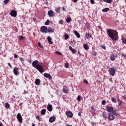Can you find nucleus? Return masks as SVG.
<instances>
[{"instance_id":"0eeeda50","label":"nucleus","mask_w":126,"mask_h":126,"mask_svg":"<svg viewBox=\"0 0 126 126\" xmlns=\"http://www.w3.org/2000/svg\"><path fill=\"white\" fill-rule=\"evenodd\" d=\"M10 15L11 16H12V17H16V16L17 15V12L15 10H12L10 12Z\"/></svg>"},{"instance_id":"a211bd4d","label":"nucleus","mask_w":126,"mask_h":126,"mask_svg":"<svg viewBox=\"0 0 126 126\" xmlns=\"http://www.w3.org/2000/svg\"><path fill=\"white\" fill-rule=\"evenodd\" d=\"M54 121H56V118H55V117L52 116L49 118L50 123H54Z\"/></svg>"},{"instance_id":"1a4fd4ad","label":"nucleus","mask_w":126,"mask_h":126,"mask_svg":"<svg viewBox=\"0 0 126 126\" xmlns=\"http://www.w3.org/2000/svg\"><path fill=\"white\" fill-rule=\"evenodd\" d=\"M55 30L51 27L47 28V33H54Z\"/></svg>"},{"instance_id":"58836bf2","label":"nucleus","mask_w":126,"mask_h":126,"mask_svg":"<svg viewBox=\"0 0 126 126\" xmlns=\"http://www.w3.org/2000/svg\"><path fill=\"white\" fill-rule=\"evenodd\" d=\"M90 3L91 4H94L95 1H94V0H90Z\"/></svg>"},{"instance_id":"5fc2aeb1","label":"nucleus","mask_w":126,"mask_h":126,"mask_svg":"<svg viewBox=\"0 0 126 126\" xmlns=\"http://www.w3.org/2000/svg\"><path fill=\"white\" fill-rule=\"evenodd\" d=\"M20 41H21V40H23V36L20 37Z\"/></svg>"},{"instance_id":"f8f14e48","label":"nucleus","mask_w":126,"mask_h":126,"mask_svg":"<svg viewBox=\"0 0 126 126\" xmlns=\"http://www.w3.org/2000/svg\"><path fill=\"white\" fill-rule=\"evenodd\" d=\"M13 72L15 75H18V74H19V72L18 71V68L16 67L14 68Z\"/></svg>"},{"instance_id":"f704fd0d","label":"nucleus","mask_w":126,"mask_h":126,"mask_svg":"<svg viewBox=\"0 0 126 126\" xmlns=\"http://www.w3.org/2000/svg\"><path fill=\"white\" fill-rule=\"evenodd\" d=\"M49 24H50V20H47L45 23V25H49Z\"/></svg>"},{"instance_id":"412c9836","label":"nucleus","mask_w":126,"mask_h":126,"mask_svg":"<svg viewBox=\"0 0 126 126\" xmlns=\"http://www.w3.org/2000/svg\"><path fill=\"white\" fill-rule=\"evenodd\" d=\"M69 49L70 51H72V52L73 53V54H75V53H76V50H75V49H74L73 48H72V47L71 46H69Z\"/></svg>"},{"instance_id":"864d4df0","label":"nucleus","mask_w":126,"mask_h":126,"mask_svg":"<svg viewBox=\"0 0 126 126\" xmlns=\"http://www.w3.org/2000/svg\"><path fill=\"white\" fill-rule=\"evenodd\" d=\"M62 9L63 11H65V10H66L65 8H64V7H62Z\"/></svg>"},{"instance_id":"c756f323","label":"nucleus","mask_w":126,"mask_h":126,"mask_svg":"<svg viewBox=\"0 0 126 126\" xmlns=\"http://www.w3.org/2000/svg\"><path fill=\"white\" fill-rule=\"evenodd\" d=\"M65 67H66V68H68L69 67V63L66 62L65 64Z\"/></svg>"},{"instance_id":"49530a36","label":"nucleus","mask_w":126,"mask_h":126,"mask_svg":"<svg viewBox=\"0 0 126 126\" xmlns=\"http://www.w3.org/2000/svg\"><path fill=\"white\" fill-rule=\"evenodd\" d=\"M9 2V0H5L4 3H8Z\"/></svg>"},{"instance_id":"6e6d98bb","label":"nucleus","mask_w":126,"mask_h":126,"mask_svg":"<svg viewBox=\"0 0 126 126\" xmlns=\"http://www.w3.org/2000/svg\"><path fill=\"white\" fill-rule=\"evenodd\" d=\"M17 57H18V56L17 55L15 54V55H14V58H15V59L17 58Z\"/></svg>"},{"instance_id":"2f4dec72","label":"nucleus","mask_w":126,"mask_h":126,"mask_svg":"<svg viewBox=\"0 0 126 126\" xmlns=\"http://www.w3.org/2000/svg\"><path fill=\"white\" fill-rule=\"evenodd\" d=\"M111 101H112V102H113V103H117V100L114 97L111 98Z\"/></svg>"},{"instance_id":"f03ea898","label":"nucleus","mask_w":126,"mask_h":126,"mask_svg":"<svg viewBox=\"0 0 126 126\" xmlns=\"http://www.w3.org/2000/svg\"><path fill=\"white\" fill-rule=\"evenodd\" d=\"M32 66L37 69L38 71L40 72V73H43V72H45V70L44 69V67L42 65L39 64V61L38 60H35L32 62Z\"/></svg>"},{"instance_id":"6ab92c4d","label":"nucleus","mask_w":126,"mask_h":126,"mask_svg":"<svg viewBox=\"0 0 126 126\" xmlns=\"http://www.w3.org/2000/svg\"><path fill=\"white\" fill-rule=\"evenodd\" d=\"M35 84L36 85H40L41 84V80L40 79H37L35 80Z\"/></svg>"},{"instance_id":"a19ab883","label":"nucleus","mask_w":126,"mask_h":126,"mask_svg":"<svg viewBox=\"0 0 126 126\" xmlns=\"http://www.w3.org/2000/svg\"><path fill=\"white\" fill-rule=\"evenodd\" d=\"M36 119L38 120L39 122H41V119H40V116H36Z\"/></svg>"},{"instance_id":"09e8293b","label":"nucleus","mask_w":126,"mask_h":126,"mask_svg":"<svg viewBox=\"0 0 126 126\" xmlns=\"http://www.w3.org/2000/svg\"><path fill=\"white\" fill-rule=\"evenodd\" d=\"M8 65L10 67V68H12V66L10 64V63H8Z\"/></svg>"},{"instance_id":"5701e85b","label":"nucleus","mask_w":126,"mask_h":126,"mask_svg":"<svg viewBox=\"0 0 126 126\" xmlns=\"http://www.w3.org/2000/svg\"><path fill=\"white\" fill-rule=\"evenodd\" d=\"M86 39H89V38H91V34L90 33H86L85 35Z\"/></svg>"},{"instance_id":"0e129e2a","label":"nucleus","mask_w":126,"mask_h":126,"mask_svg":"<svg viewBox=\"0 0 126 126\" xmlns=\"http://www.w3.org/2000/svg\"><path fill=\"white\" fill-rule=\"evenodd\" d=\"M34 19V20H35V19Z\"/></svg>"},{"instance_id":"423d86ee","label":"nucleus","mask_w":126,"mask_h":126,"mask_svg":"<svg viewBox=\"0 0 126 126\" xmlns=\"http://www.w3.org/2000/svg\"><path fill=\"white\" fill-rule=\"evenodd\" d=\"M17 118L18 122L19 123H20V124H22V116H21V114H20V113H18L17 115Z\"/></svg>"},{"instance_id":"de8ad7c7","label":"nucleus","mask_w":126,"mask_h":126,"mask_svg":"<svg viewBox=\"0 0 126 126\" xmlns=\"http://www.w3.org/2000/svg\"><path fill=\"white\" fill-rule=\"evenodd\" d=\"M78 0H72V1H73V2H74V3H76V2H77V1Z\"/></svg>"},{"instance_id":"603ef678","label":"nucleus","mask_w":126,"mask_h":126,"mask_svg":"<svg viewBox=\"0 0 126 126\" xmlns=\"http://www.w3.org/2000/svg\"><path fill=\"white\" fill-rule=\"evenodd\" d=\"M102 48L103 49V50H106V46L103 45L102 46Z\"/></svg>"},{"instance_id":"b1692460","label":"nucleus","mask_w":126,"mask_h":126,"mask_svg":"<svg viewBox=\"0 0 126 126\" xmlns=\"http://www.w3.org/2000/svg\"><path fill=\"white\" fill-rule=\"evenodd\" d=\"M110 59L111 61H115V59H116V57L115 56V55L114 54L112 55L110 57Z\"/></svg>"},{"instance_id":"2eb2a0df","label":"nucleus","mask_w":126,"mask_h":126,"mask_svg":"<svg viewBox=\"0 0 126 126\" xmlns=\"http://www.w3.org/2000/svg\"><path fill=\"white\" fill-rule=\"evenodd\" d=\"M102 116L103 118L105 119V120H107L108 118V113L106 112H104L102 113Z\"/></svg>"},{"instance_id":"7ed1b4c3","label":"nucleus","mask_w":126,"mask_h":126,"mask_svg":"<svg viewBox=\"0 0 126 126\" xmlns=\"http://www.w3.org/2000/svg\"><path fill=\"white\" fill-rule=\"evenodd\" d=\"M117 109H115L112 112H110L108 116V119L110 121H113L116 119V116H118L119 114L117 112Z\"/></svg>"},{"instance_id":"c03bdc74","label":"nucleus","mask_w":126,"mask_h":126,"mask_svg":"<svg viewBox=\"0 0 126 126\" xmlns=\"http://www.w3.org/2000/svg\"><path fill=\"white\" fill-rule=\"evenodd\" d=\"M91 109L92 111H94V112H95V108H94V107L93 106L91 107Z\"/></svg>"},{"instance_id":"e433bc0d","label":"nucleus","mask_w":126,"mask_h":126,"mask_svg":"<svg viewBox=\"0 0 126 126\" xmlns=\"http://www.w3.org/2000/svg\"><path fill=\"white\" fill-rule=\"evenodd\" d=\"M122 43L123 44H126V38H123L122 39Z\"/></svg>"},{"instance_id":"dca6fc26","label":"nucleus","mask_w":126,"mask_h":126,"mask_svg":"<svg viewBox=\"0 0 126 126\" xmlns=\"http://www.w3.org/2000/svg\"><path fill=\"white\" fill-rule=\"evenodd\" d=\"M47 41L50 45H52L53 42H52V38H51V36L47 37Z\"/></svg>"},{"instance_id":"4d7b16f0","label":"nucleus","mask_w":126,"mask_h":126,"mask_svg":"<svg viewBox=\"0 0 126 126\" xmlns=\"http://www.w3.org/2000/svg\"><path fill=\"white\" fill-rule=\"evenodd\" d=\"M66 126H72V125L66 124Z\"/></svg>"},{"instance_id":"473e14b6","label":"nucleus","mask_w":126,"mask_h":126,"mask_svg":"<svg viewBox=\"0 0 126 126\" xmlns=\"http://www.w3.org/2000/svg\"><path fill=\"white\" fill-rule=\"evenodd\" d=\"M38 46L40 47V48H41V49H44V46L41 45L40 42H38Z\"/></svg>"},{"instance_id":"37998d69","label":"nucleus","mask_w":126,"mask_h":126,"mask_svg":"<svg viewBox=\"0 0 126 126\" xmlns=\"http://www.w3.org/2000/svg\"><path fill=\"white\" fill-rule=\"evenodd\" d=\"M63 20H60L59 21V24H60L62 25L63 23Z\"/></svg>"},{"instance_id":"bf43d9fd","label":"nucleus","mask_w":126,"mask_h":126,"mask_svg":"<svg viewBox=\"0 0 126 126\" xmlns=\"http://www.w3.org/2000/svg\"><path fill=\"white\" fill-rule=\"evenodd\" d=\"M122 56L123 57H124V58L126 57V55H125V54H122Z\"/></svg>"},{"instance_id":"72a5a7b5","label":"nucleus","mask_w":126,"mask_h":126,"mask_svg":"<svg viewBox=\"0 0 126 126\" xmlns=\"http://www.w3.org/2000/svg\"><path fill=\"white\" fill-rule=\"evenodd\" d=\"M55 11L57 13L60 12V11H61V7H59L56 9Z\"/></svg>"},{"instance_id":"ddd939ff","label":"nucleus","mask_w":126,"mask_h":126,"mask_svg":"<svg viewBox=\"0 0 126 126\" xmlns=\"http://www.w3.org/2000/svg\"><path fill=\"white\" fill-rule=\"evenodd\" d=\"M106 109L108 112H113L114 111V107H110V106H107Z\"/></svg>"},{"instance_id":"c9c22d12","label":"nucleus","mask_w":126,"mask_h":126,"mask_svg":"<svg viewBox=\"0 0 126 126\" xmlns=\"http://www.w3.org/2000/svg\"><path fill=\"white\" fill-rule=\"evenodd\" d=\"M81 100V96H80V95L78 96L77 97L78 102H80Z\"/></svg>"},{"instance_id":"c85d7f7f","label":"nucleus","mask_w":126,"mask_h":126,"mask_svg":"<svg viewBox=\"0 0 126 126\" xmlns=\"http://www.w3.org/2000/svg\"><path fill=\"white\" fill-rule=\"evenodd\" d=\"M84 48L85 50H88L89 49V47L87 44H84Z\"/></svg>"},{"instance_id":"13d9d810","label":"nucleus","mask_w":126,"mask_h":126,"mask_svg":"<svg viewBox=\"0 0 126 126\" xmlns=\"http://www.w3.org/2000/svg\"><path fill=\"white\" fill-rule=\"evenodd\" d=\"M0 126H3L2 123H0Z\"/></svg>"},{"instance_id":"9b49d317","label":"nucleus","mask_w":126,"mask_h":126,"mask_svg":"<svg viewBox=\"0 0 126 126\" xmlns=\"http://www.w3.org/2000/svg\"><path fill=\"white\" fill-rule=\"evenodd\" d=\"M66 115L67 117H68V118H72V117H73V114L72 112H71V111H69L66 113Z\"/></svg>"},{"instance_id":"680f3d73","label":"nucleus","mask_w":126,"mask_h":126,"mask_svg":"<svg viewBox=\"0 0 126 126\" xmlns=\"http://www.w3.org/2000/svg\"><path fill=\"white\" fill-rule=\"evenodd\" d=\"M79 116H80V114L79 113Z\"/></svg>"},{"instance_id":"6e6552de","label":"nucleus","mask_w":126,"mask_h":126,"mask_svg":"<svg viewBox=\"0 0 126 126\" xmlns=\"http://www.w3.org/2000/svg\"><path fill=\"white\" fill-rule=\"evenodd\" d=\"M44 77H46V78H48V79H50V80H52V76L50 75V74L48 73H44Z\"/></svg>"},{"instance_id":"aec40b11","label":"nucleus","mask_w":126,"mask_h":126,"mask_svg":"<svg viewBox=\"0 0 126 126\" xmlns=\"http://www.w3.org/2000/svg\"><path fill=\"white\" fill-rule=\"evenodd\" d=\"M74 33L75 36H76L77 38H80V34H79V33H78V32L77 31H75L74 32Z\"/></svg>"},{"instance_id":"3c124183","label":"nucleus","mask_w":126,"mask_h":126,"mask_svg":"<svg viewBox=\"0 0 126 126\" xmlns=\"http://www.w3.org/2000/svg\"><path fill=\"white\" fill-rule=\"evenodd\" d=\"M20 61H21V62H23L24 61V59H23V58H21Z\"/></svg>"},{"instance_id":"f257e3e1","label":"nucleus","mask_w":126,"mask_h":126,"mask_svg":"<svg viewBox=\"0 0 126 126\" xmlns=\"http://www.w3.org/2000/svg\"><path fill=\"white\" fill-rule=\"evenodd\" d=\"M107 34L112 40H114V41H118V40H119L118 33L117 31L111 29H107Z\"/></svg>"},{"instance_id":"ea45409f","label":"nucleus","mask_w":126,"mask_h":126,"mask_svg":"<svg viewBox=\"0 0 126 126\" xmlns=\"http://www.w3.org/2000/svg\"><path fill=\"white\" fill-rule=\"evenodd\" d=\"M56 54H57V55H59V56H62V53H61V52H59V51H56Z\"/></svg>"},{"instance_id":"4c0bfd02","label":"nucleus","mask_w":126,"mask_h":126,"mask_svg":"<svg viewBox=\"0 0 126 126\" xmlns=\"http://www.w3.org/2000/svg\"><path fill=\"white\" fill-rule=\"evenodd\" d=\"M117 102H118V105L120 106V105H122V101H121L120 100V99H118L117 100Z\"/></svg>"},{"instance_id":"052dcab7","label":"nucleus","mask_w":126,"mask_h":126,"mask_svg":"<svg viewBox=\"0 0 126 126\" xmlns=\"http://www.w3.org/2000/svg\"><path fill=\"white\" fill-rule=\"evenodd\" d=\"M32 126H36L35 125V124H34V123H32Z\"/></svg>"},{"instance_id":"393cba45","label":"nucleus","mask_w":126,"mask_h":126,"mask_svg":"<svg viewBox=\"0 0 126 126\" xmlns=\"http://www.w3.org/2000/svg\"><path fill=\"white\" fill-rule=\"evenodd\" d=\"M41 115H42L43 116L46 115V109H43L41 111Z\"/></svg>"},{"instance_id":"20e7f679","label":"nucleus","mask_w":126,"mask_h":126,"mask_svg":"<svg viewBox=\"0 0 126 126\" xmlns=\"http://www.w3.org/2000/svg\"><path fill=\"white\" fill-rule=\"evenodd\" d=\"M41 33H48V28L46 26H43L40 28Z\"/></svg>"},{"instance_id":"9d476101","label":"nucleus","mask_w":126,"mask_h":126,"mask_svg":"<svg viewBox=\"0 0 126 126\" xmlns=\"http://www.w3.org/2000/svg\"><path fill=\"white\" fill-rule=\"evenodd\" d=\"M47 109L49 112H52L53 111V106L51 104H48Z\"/></svg>"},{"instance_id":"8fccbe9b","label":"nucleus","mask_w":126,"mask_h":126,"mask_svg":"<svg viewBox=\"0 0 126 126\" xmlns=\"http://www.w3.org/2000/svg\"><path fill=\"white\" fill-rule=\"evenodd\" d=\"M27 93H28V91L25 90L24 91V94H27Z\"/></svg>"},{"instance_id":"f3484780","label":"nucleus","mask_w":126,"mask_h":126,"mask_svg":"<svg viewBox=\"0 0 126 126\" xmlns=\"http://www.w3.org/2000/svg\"><path fill=\"white\" fill-rule=\"evenodd\" d=\"M63 91L64 93H67V92H68V89H67V86H65L63 87Z\"/></svg>"},{"instance_id":"4be33fe9","label":"nucleus","mask_w":126,"mask_h":126,"mask_svg":"<svg viewBox=\"0 0 126 126\" xmlns=\"http://www.w3.org/2000/svg\"><path fill=\"white\" fill-rule=\"evenodd\" d=\"M104 2H106L107 3H112L113 2V0H102Z\"/></svg>"},{"instance_id":"7c9ffc66","label":"nucleus","mask_w":126,"mask_h":126,"mask_svg":"<svg viewBox=\"0 0 126 126\" xmlns=\"http://www.w3.org/2000/svg\"><path fill=\"white\" fill-rule=\"evenodd\" d=\"M65 37V40H67L68 39H69V35H68V34H66L64 35Z\"/></svg>"},{"instance_id":"79ce46f5","label":"nucleus","mask_w":126,"mask_h":126,"mask_svg":"<svg viewBox=\"0 0 126 126\" xmlns=\"http://www.w3.org/2000/svg\"><path fill=\"white\" fill-rule=\"evenodd\" d=\"M106 100H104L102 101V105H106Z\"/></svg>"},{"instance_id":"39448f33","label":"nucleus","mask_w":126,"mask_h":126,"mask_svg":"<svg viewBox=\"0 0 126 126\" xmlns=\"http://www.w3.org/2000/svg\"><path fill=\"white\" fill-rule=\"evenodd\" d=\"M109 73L110 75L112 76H115V73H116V68L113 67V68H110L109 69Z\"/></svg>"},{"instance_id":"4468645a","label":"nucleus","mask_w":126,"mask_h":126,"mask_svg":"<svg viewBox=\"0 0 126 126\" xmlns=\"http://www.w3.org/2000/svg\"><path fill=\"white\" fill-rule=\"evenodd\" d=\"M48 14L49 15V16H50V17H53V16H54V12H53V11L52 10H50L48 12Z\"/></svg>"},{"instance_id":"e2e57ef3","label":"nucleus","mask_w":126,"mask_h":126,"mask_svg":"<svg viewBox=\"0 0 126 126\" xmlns=\"http://www.w3.org/2000/svg\"><path fill=\"white\" fill-rule=\"evenodd\" d=\"M34 19V20H35V19Z\"/></svg>"},{"instance_id":"a18cd8bd","label":"nucleus","mask_w":126,"mask_h":126,"mask_svg":"<svg viewBox=\"0 0 126 126\" xmlns=\"http://www.w3.org/2000/svg\"><path fill=\"white\" fill-rule=\"evenodd\" d=\"M83 81L84 83H86V84H88V82L87 81V80H86V79H84Z\"/></svg>"},{"instance_id":"a878e982","label":"nucleus","mask_w":126,"mask_h":126,"mask_svg":"<svg viewBox=\"0 0 126 126\" xmlns=\"http://www.w3.org/2000/svg\"><path fill=\"white\" fill-rule=\"evenodd\" d=\"M110 10L109 8H105L102 10L103 12H108Z\"/></svg>"},{"instance_id":"bb28decb","label":"nucleus","mask_w":126,"mask_h":126,"mask_svg":"<svg viewBox=\"0 0 126 126\" xmlns=\"http://www.w3.org/2000/svg\"><path fill=\"white\" fill-rule=\"evenodd\" d=\"M66 22H67V23H69L71 22L72 19H71V18H70V17H68V18H67V19H66Z\"/></svg>"},{"instance_id":"cd10ccee","label":"nucleus","mask_w":126,"mask_h":126,"mask_svg":"<svg viewBox=\"0 0 126 126\" xmlns=\"http://www.w3.org/2000/svg\"><path fill=\"white\" fill-rule=\"evenodd\" d=\"M10 107V105L8 103H6L5 104V108L8 109Z\"/></svg>"}]
</instances>
